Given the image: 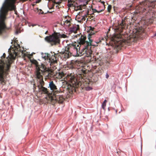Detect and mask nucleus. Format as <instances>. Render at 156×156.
<instances>
[{"label":"nucleus","instance_id":"nucleus-1","mask_svg":"<svg viewBox=\"0 0 156 156\" xmlns=\"http://www.w3.org/2000/svg\"><path fill=\"white\" fill-rule=\"evenodd\" d=\"M84 38H80L78 42L68 44L65 47L63 51L60 52L62 57L66 59L72 55L76 57L81 56L85 55L86 56H91L92 51L84 43Z\"/></svg>","mask_w":156,"mask_h":156},{"label":"nucleus","instance_id":"nucleus-2","mask_svg":"<svg viewBox=\"0 0 156 156\" xmlns=\"http://www.w3.org/2000/svg\"><path fill=\"white\" fill-rule=\"evenodd\" d=\"M156 2L145 0L140 3L136 8L139 12H141L146 17L145 22L151 24L156 21Z\"/></svg>","mask_w":156,"mask_h":156},{"label":"nucleus","instance_id":"nucleus-3","mask_svg":"<svg viewBox=\"0 0 156 156\" xmlns=\"http://www.w3.org/2000/svg\"><path fill=\"white\" fill-rule=\"evenodd\" d=\"M144 32V30L142 28L137 27L135 31H133L134 34L133 35L128 36L127 35L115 34L113 40L117 47H122L125 44L130 45L132 42L136 41Z\"/></svg>","mask_w":156,"mask_h":156},{"label":"nucleus","instance_id":"nucleus-4","mask_svg":"<svg viewBox=\"0 0 156 156\" xmlns=\"http://www.w3.org/2000/svg\"><path fill=\"white\" fill-rule=\"evenodd\" d=\"M16 0H5L0 10V35L8 30L5 21L9 11L15 10L14 5Z\"/></svg>","mask_w":156,"mask_h":156},{"label":"nucleus","instance_id":"nucleus-5","mask_svg":"<svg viewBox=\"0 0 156 156\" xmlns=\"http://www.w3.org/2000/svg\"><path fill=\"white\" fill-rule=\"evenodd\" d=\"M37 86L38 88L39 92L42 94H47L48 97V100L51 101H55L58 103H62L64 99L61 95H55L53 94L52 96V93H50L47 88L44 87V82L43 80V76L36 77Z\"/></svg>","mask_w":156,"mask_h":156},{"label":"nucleus","instance_id":"nucleus-6","mask_svg":"<svg viewBox=\"0 0 156 156\" xmlns=\"http://www.w3.org/2000/svg\"><path fill=\"white\" fill-rule=\"evenodd\" d=\"M67 37V36L65 34H60L59 33H55L51 35L46 37L44 39L46 41L50 43L51 45H53L60 43V38Z\"/></svg>","mask_w":156,"mask_h":156},{"label":"nucleus","instance_id":"nucleus-7","mask_svg":"<svg viewBox=\"0 0 156 156\" xmlns=\"http://www.w3.org/2000/svg\"><path fill=\"white\" fill-rule=\"evenodd\" d=\"M32 63L35 66V74L36 78L43 76L45 72H48L49 70L44 64L41 63V64L39 65L38 62L35 60H33Z\"/></svg>","mask_w":156,"mask_h":156},{"label":"nucleus","instance_id":"nucleus-8","mask_svg":"<svg viewBox=\"0 0 156 156\" xmlns=\"http://www.w3.org/2000/svg\"><path fill=\"white\" fill-rule=\"evenodd\" d=\"M94 28L92 27H91L90 26L88 27V31L89 32V33L88 34L87 37L89 41L86 40L87 37L86 36H85V35H81V37H80L82 38L84 37V43L85 44V45H86V46H87L88 48H89L90 46L91 45H97V44L96 45L94 44L93 42V40L91 39L92 38V36L95 34V33L96 32L94 30Z\"/></svg>","mask_w":156,"mask_h":156},{"label":"nucleus","instance_id":"nucleus-9","mask_svg":"<svg viewBox=\"0 0 156 156\" xmlns=\"http://www.w3.org/2000/svg\"><path fill=\"white\" fill-rule=\"evenodd\" d=\"M69 84L68 85L67 89L70 93L73 92V88L77 87L80 84L76 77L74 76H70L68 78Z\"/></svg>","mask_w":156,"mask_h":156},{"label":"nucleus","instance_id":"nucleus-10","mask_svg":"<svg viewBox=\"0 0 156 156\" xmlns=\"http://www.w3.org/2000/svg\"><path fill=\"white\" fill-rule=\"evenodd\" d=\"M52 55H50L49 58L50 65L51 67L53 68L54 70L56 69L57 66L58 65V57L60 55V53H55L54 52H51Z\"/></svg>","mask_w":156,"mask_h":156},{"label":"nucleus","instance_id":"nucleus-11","mask_svg":"<svg viewBox=\"0 0 156 156\" xmlns=\"http://www.w3.org/2000/svg\"><path fill=\"white\" fill-rule=\"evenodd\" d=\"M127 27L126 19L122 20L120 23H119L118 26L116 27L115 30L118 32H121L123 29Z\"/></svg>","mask_w":156,"mask_h":156},{"label":"nucleus","instance_id":"nucleus-12","mask_svg":"<svg viewBox=\"0 0 156 156\" xmlns=\"http://www.w3.org/2000/svg\"><path fill=\"white\" fill-rule=\"evenodd\" d=\"M50 87V90L52 91V92H53L52 93V96H53V94L55 95H58L59 91H58L57 88L56 86L54 83L53 81H51L49 83V87Z\"/></svg>","mask_w":156,"mask_h":156},{"label":"nucleus","instance_id":"nucleus-13","mask_svg":"<svg viewBox=\"0 0 156 156\" xmlns=\"http://www.w3.org/2000/svg\"><path fill=\"white\" fill-rule=\"evenodd\" d=\"M80 27L78 25H76L74 26L73 27L70 28V32L71 33H77V32L79 30Z\"/></svg>","mask_w":156,"mask_h":156},{"label":"nucleus","instance_id":"nucleus-14","mask_svg":"<svg viewBox=\"0 0 156 156\" xmlns=\"http://www.w3.org/2000/svg\"><path fill=\"white\" fill-rule=\"evenodd\" d=\"M18 47H15V50L16 51H17V52H16V51H14L15 53V55H17V54H18L19 52H20L22 54L23 53V48H22L23 50H22L21 49L19 45H18Z\"/></svg>","mask_w":156,"mask_h":156},{"label":"nucleus","instance_id":"nucleus-15","mask_svg":"<svg viewBox=\"0 0 156 156\" xmlns=\"http://www.w3.org/2000/svg\"><path fill=\"white\" fill-rule=\"evenodd\" d=\"M87 16V15H85L84 16H81V17L80 18L78 16H77L76 17L78 19V22L80 23H83L84 21L85 20Z\"/></svg>","mask_w":156,"mask_h":156},{"label":"nucleus","instance_id":"nucleus-16","mask_svg":"<svg viewBox=\"0 0 156 156\" xmlns=\"http://www.w3.org/2000/svg\"><path fill=\"white\" fill-rule=\"evenodd\" d=\"M69 20L67 19L65 20V21H63L64 22V25L66 26L67 27H69L71 25V21L70 20H71V19L69 18Z\"/></svg>","mask_w":156,"mask_h":156},{"label":"nucleus","instance_id":"nucleus-17","mask_svg":"<svg viewBox=\"0 0 156 156\" xmlns=\"http://www.w3.org/2000/svg\"><path fill=\"white\" fill-rule=\"evenodd\" d=\"M50 56V55L48 53H45L43 54L42 55V58H44L45 60L49 59V58Z\"/></svg>","mask_w":156,"mask_h":156},{"label":"nucleus","instance_id":"nucleus-18","mask_svg":"<svg viewBox=\"0 0 156 156\" xmlns=\"http://www.w3.org/2000/svg\"><path fill=\"white\" fill-rule=\"evenodd\" d=\"M86 5L84 4L83 5H80L77 6L76 7L77 10H82L83 9H85L86 8Z\"/></svg>","mask_w":156,"mask_h":156},{"label":"nucleus","instance_id":"nucleus-19","mask_svg":"<svg viewBox=\"0 0 156 156\" xmlns=\"http://www.w3.org/2000/svg\"><path fill=\"white\" fill-rule=\"evenodd\" d=\"M73 3V1H68V3L67 5V6L69 8L72 7H74L75 8H76V6L74 5Z\"/></svg>","mask_w":156,"mask_h":156},{"label":"nucleus","instance_id":"nucleus-20","mask_svg":"<svg viewBox=\"0 0 156 156\" xmlns=\"http://www.w3.org/2000/svg\"><path fill=\"white\" fill-rule=\"evenodd\" d=\"M11 64V61L10 60H8V62L6 64V70L7 72L10 69Z\"/></svg>","mask_w":156,"mask_h":156},{"label":"nucleus","instance_id":"nucleus-21","mask_svg":"<svg viewBox=\"0 0 156 156\" xmlns=\"http://www.w3.org/2000/svg\"><path fill=\"white\" fill-rule=\"evenodd\" d=\"M80 71L81 74L83 75V76H85V75L87 74L88 71L87 69H85L84 68L81 69Z\"/></svg>","mask_w":156,"mask_h":156},{"label":"nucleus","instance_id":"nucleus-22","mask_svg":"<svg viewBox=\"0 0 156 156\" xmlns=\"http://www.w3.org/2000/svg\"><path fill=\"white\" fill-rule=\"evenodd\" d=\"M92 9L93 10V13L92 14V16H91V17L92 18L94 17V16H95V15L94 14V13L97 12L98 13H99L101 11V10L100 11H98L96 9Z\"/></svg>","mask_w":156,"mask_h":156},{"label":"nucleus","instance_id":"nucleus-23","mask_svg":"<svg viewBox=\"0 0 156 156\" xmlns=\"http://www.w3.org/2000/svg\"><path fill=\"white\" fill-rule=\"evenodd\" d=\"M107 102V101L106 100H105L102 104V108L103 109H105V108L106 106V103Z\"/></svg>","mask_w":156,"mask_h":156},{"label":"nucleus","instance_id":"nucleus-24","mask_svg":"<svg viewBox=\"0 0 156 156\" xmlns=\"http://www.w3.org/2000/svg\"><path fill=\"white\" fill-rule=\"evenodd\" d=\"M101 42V41H93V42L94 44L95 45H96L97 44V45L96 46H98V44L100 42ZM92 46H93V45H91V46H90L89 47V48L92 51V50H91V47Z\"/></svg>","mask_w":156,"mask_h":156},{"label":"nucleus","instance_id":"nucleus-25","mask_svg":"<svg viewBox=\"0 0 156 156\" xmlns=\"http://www.w3.org/2000/svg\"><path fill=\"white\" fill-rule=\"evenodd\" d=\"M112 6L111 5H109L108 6L107 9H108V12H111V10L112 9Z\"/></svg>","mask_w":156,"mask_h":156},{"label":"nucleus","instance_id":"nucleus-26","mask_svg":"<svg viewBox=\"0 0 156 156\" xmlns=\"http://www.w3.org/2000/svg\"><path fill=\"white\" fill-rule=\"evenodd\" d=\"M59 75L61 77H62L64 76V73L63 72H61L59 73Z\"/></svg>","mask_w":156,"mask_h":156},{"label":"nucleus","instance_id":"nucleus-27","mask_svg":"<svg viewBox=\"0 0 156 156\" xmlns=\"http://www.w3.org/2000/svg\"><path fill=\"white\" fill-rule=\"evenodd\" d=\"M38 12H39V14H44V12H43V11L41 9H40L39 10H38Z\"/></svg>","mask_w":156,"mask_h":156},{"label":"nucleus","instance_id":"nucleus-28","mask_svg":"<svg viewBox=\"0 0 156 156\" xmlns=\"http://www.w3.org/2000/svg\"><path fill=\"white\" fill-rule=\"evenodd\" d=\"M3 79L2 75L0 74V81L2 80Z\"/></svg>","mask_w":156,"mask_h":156},{"label":"nucleus","instance_id":"nucleus-29","mask_svg":"<svg viewBox=\"0 0 156 156\" xmlns=\"http://www.w3.org/2000/svg\"><path fill=\"white\" fill-rule=\"evenodd\" d=\"M6 56V55L5 53H4L3 54V55L2 56V58H4L5 57V56Z\"/></svg>","mask_w":156,"mask_h":156},{"label":"nucleus","instance_id":"nucleus-30","mask_svg":"<svg viewBox=\"0 0 156 156\" xmlns=\"http://www.w3.org/2000/svg\"><path fill=\"white\" fill-rule=\"evenodd\" d=\"M106 78L108 79L109 76V75L108 74V73H107L106 74Z\"/></svg>","mask_w":156,"mask_h":156},{"label":"nucleus","instance_id":"nucleus-31","mask_svg":"<svg viewBox=\"0 0 156 156\" xmlns=\"http://www.w3.org/2000/svg\"><path fill=\"white\" fill-rule=\"evenodd\" d=\"M41 1V0H37L36 1V3H39Z\"/></svg>","mask_w":156,"mask_h":156},{"label":"nucleus","instance_id":"nucleus-32","mask_svg":"<svg viewBox=\"0 0 156 156\" xmlns=\"http://www.w3.org/2000/svg\"><path fill=\"white\" fill-rule=\"evenodd\" d=\"M21 1H22V2H24L27 0H20Z\"/></svg>","mask_w":156,"mask_h":156},{"label":"nucleus","instance_id":"nucleus-33","mask_svg":"<svg viewBox=\"0 0 156 156\" xmlns=\"http://www.w3.org/2000/svg\"><path fill=\"white\" fill-rule=\"evenodd\" d=\"M156 36V32L154 34V35L153 36V37H155Z\"/></svg>","mask_w":156,"mask_h":156},{"label":"nucleus","instance_id":"nucleus-34","mask_svg":"<svg viewBox=\"0 0 156 156\" xmlns=\"http://www.w3.org/2000/svg\"><path fill=\"white\" fill-rule=\"evenodd\" d=\"M97 67L96 66H94V69H96V68H97Z\"/></svg>","mask_w":156,"mask_h":156},{"label":"nucleus","instance_id":"nucleus-35","mask_svg":"<svg viewBox=\"0 0 156 156\" xmlns=\"http://www.w3.org/2000/svg\"><path fill=\"white\" fill-rule=\"evenodd\" d=\"M48 31H46V32H45V34H47V33H48Z\"/></svg>","mask_w":156,"mask_h":156},{"label":"nucleus","instance_id":"nucleus-36","mask_svg":"<svg viewBox=\"0 0 156 156\" xmlns=\"http://www.w3.org/2000/svg\"><path fill=\"white\" fill-rule=\"evenodd\" d=\"M67 0H61L62 1H66Z\"/></svg>","mask_w":156,"mask_h":156}]
</instances>
